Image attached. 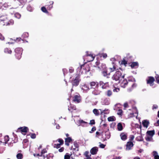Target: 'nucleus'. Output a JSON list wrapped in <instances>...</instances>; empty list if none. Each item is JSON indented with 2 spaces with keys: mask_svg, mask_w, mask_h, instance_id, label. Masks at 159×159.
Returning <instances> with one entry per match:
<instances>
[{
  "mask_svg": "<svg viewBox=\"0 0 159 159\" xmlns=\"http://www.w3.org/2000/svg\"><path fill=\"white\" fill-rule=\"evenodd\" d=\"M58 141L60 143V144H61V145H62L63 143V140L61 139H59L58 140Z\"/></svg>",
  "mask_w": 159,
  "mask_h": 159,
  "instance_id": "nucleus-48",
  "label": "nucleus"
},
{
  "mask_svg": "<svg viewBox=\"0 0 159 159\" xmlns=\"http://www.w3.org/2000/svg\"><path fill=\"white\" fill-rule=\"evenodd\" d=\"M79 123L80 124L79 125H81L83 126H86L87 125V123L82 120H80L78 121Z\"/></svg>",
  "mask_w": 159,
  "mask_h": 159,
  "instance_id": "nucleus-12",
  "label": "nucleus"
},
{
  "mask_svg": "<svg viewBox=\"0 0 159 159\" xmlns=\"http://www.w3.org/2000/svg\"><path fill=\"white\" fill-rule=\"evenodd\" d=\"M31 7L30 6H28L27 7V9L28 10L30 11H32V9L30 8Z\"/></svg>",
  "mask_w": 159,
  "mask_h": 159,
  "instance_id": "nucleus-58",
  "label": "nucleus"
},
{
  "mask_svg": "<svg viewBox=\"0 0 159 159\" xmlns=\"http://www.w3.org/2000/svg\"><path fill=\"white\" fill-rule=\"evenodd\" d=\"M135 110L136 111L134 113H131L130 114V115H131V117L134 116H136V118H137V117L138 116V112L136 110V108H135Z\"/></svg>",
  "mask_w": 159,
  "mask_h": 159,
  "instance_id": "nucleus-29",
  "label": "nucleus"
},
{
  "mask_svg": "<svg viewBox=\"0 0 159 159\" xmlns=\"http://www.w3.org/2000/svg\"><path fill=\"white\" fill-rule=\"evenodd\" d=\"M74 69L72 67H70L69 69V71L70 73H72L74 71Z\"/></svg>",
  "mask_w": 159,
  "mask_h": 159,
  "instance_id": "nucleus-54",
  "label": "nucleus"
},
{
  "mask_svg": "<svg viewBox=\"0 0 159 159\" xmlns=\"http://www.w3.org/2000/svg\"><path fill=\"white\" fill-rule=\"evenodd\" d=\"M16 157L18 159H22L23 158V155L21 153H19L17 154Z\"/></svg>",
  "mask_w": 159,
  "mask_h": 159,
  "instance_id": "nucleus-31",
  "label": "nucleus"
},
{
  "mask_svg": "<svg viewBox=\"0 0 159 159\" xmlns=\"http://www.w3.org/2000/svg\"><path fill=\"white\" fill-rule=\"evenodd\" d=\"M112 94V92L110 90H107L106 92V95L108 97L111 96Z\"/></svg>",
  "mask_w": 159,
  "mask_h": 159,
  "instance_id": "nucleus-35",
  "label": "nucleus"
},
{
  "mask_svg": "<svg viewBox=\"0 0 159 159\" xmlns=\"http://www.w3.org/2000/svg\"><path fill=\"white\" fill-rule=\"evenodd\" d=\"M4 52L6 53L9 54H11V50L8 48H6L5 49Z\"/></svg>",
  "mask_w": 159,
  "mask_h": 159,
  "instance_id": "nucleus-33",
  "label": "nucleus"
},
{
  "mask_svg": "<svg viewBox=\"0 0 159 159\" xmlns=\"http://www.w3.org/2000/svg\"><path fill=\"white\" fill-rule=\"evenodd\" d=\"M142 124L144 127L147 128L148 126L149 122L147 120H144L143 121Z\"/></svg>",
  "mask_w": 159,
  "mask_h": 159,
  "instance_id": "nucleus-15",
  "label": "nucleus"
},
{
  "mask_svg": "<svg viewBox=\"0 0 159 159\" xmlns=\"http://www.w3.org/2000/svg\"><path fill=\"white\" fill-rule=\"evenodd\" d=\"M72 141V139L70 137H68L65 139V144L69 146V143H70Z\"/></svg>",
  "mask_w": 159,
  "mask_h": 159,
  "instance_id": "nucleus-14",
  "label": "nucleus"
},
{
  "mask_svg": "<svg viewBox=\"0 0 159 159\" xmlns=\"http://www.w3.org/2000/svg\"><path fill=\"white\" fill-rule=\"evenodd\" d=\"M70 79H72V80H70V82L73 86H77L80 80V76L79 75L77 74H75L73 77H71Z\"/></svg>",
  "mask_w": 159,
  "mask_h": 159,
  "instance_id": "nucleus-3",
  "label": "nucleus"
},
{
  "mask_svg": "<svg viewBox=\"0 0 159 159\" xmlns=\"http://www.w3.org/2000/svg\"><path fill=\"white\" fill-rule=\"evenodd\" d=\"M81 89L84 91H87L89 90V87L86 84H84L82 86Z\"/></svg>",
  "mask_w": 159,
  "mask_h": 159,
  "instance_id": "nucleus-17",
  "label": "nucleus"
},
{
  "mask_svg": "<svg viewBox=\"0 0 159 159\" xmlns=\"http://www.w3.org/2000/svg\"><path fill=\"white\" fill-rule=\"evenodd\" d=\"M124 107L125 108H126L128 107V104L127 103H125L124 105Z\"/></svg>",
  "mask_w": 159,
  "mask_h": 159,
  "instance_id": "nucleus-63",
  "label": "nucleus"
},
{
  "mask_svg": "<svg viewBox=\"0 0 159 159\" xmlns=\"http://www.w3.org/2000/svg\"><path fill=\"white\" fill-rule=\"evenodd\" d=\"M95 122L94 120H91L90 121L89 124L90 125H93V124H95Z\"/></svg>",
  "mask_w": 159,
  "mask_h": 159,
  "instance_id": "nucleus-52",
  "label": "nucleus"
},
{
  "mask_svg": "<svg viewBox=\"0 0 159 159\" xmlns=\"http://www.w3.org/2000/svg\"><path fill=\"white\" fill-rule=\"evenodd\" d=\"M120 83L121 87L123 88H125L127 85L128 81L126 79H121L119 81L118 83Z\"/></svg>",
  "mask_w": 159,
  "mask_h": 159,
  "instance_id": "nucleus-5",
  "label": "nucleus"
},
{
  "mask_svg": "<svg viewBox=\"0 0 159 159\" xmlns=\"http://www.w3.org/2000/svg\"><path fill=\"white\" fill-rule=\"evenodd\" d=\"M71 154H70L68 153H66L64 156V159H70Z\"/></svg>",
  "mask_w": 159,
  "mask_h": 159,
  "instance_id": "nucleus-30",
  "label": "nucleus"
},
{
  "mask_svg": "<svg viewBox=\"0 0 159 159\" xmlns=\"http://www.w3.org/2000/svg\"><path fill=\"white\" fill-rule=\"evenodd\" d=\"M15 17L17 19H20L21 17V15L18 13H16L14 14Z\"/></svg>",
  "mask_w": 159,
  "mask_h": 159,
  "instance_id": "nucleus-34",
  "label": "nucleus"
},
{
  "mask_svg": "<svg viewBox=\"0 0 159 159\" xmlns=\"http://www.w3.org/2000/svg\"><path fill=\"white\" fill-rule=\"evenodd\" d=\"M100 57H103L104 58H106L107 57V55L106 53H102L100 54Z\"/></svg>",
  "mask_w": 159,
  "mask_h": 159,
  "instance_id": "nucleus-39",
  "label": "nucleus"
},
{
  "mask_svg": "<svg viewBox=\"0 0 159 159\" xmlns=\"http://www.w3.org/2000/svg\"><path fill=\"white\" fill-rule=\"evenodd\" d=\"M18 129L20 130L22 133H25V134H24L25 135V133L27 132V130H28V128L26 127L19 128Z\"/></svg>",
  "mask_w": 159,
  "mask_h": 159,
  "instance_id": "nucleus-11",
  "label": "nucleus"
},
{
  "mask_svg": "<svg viewBox=\"0 0 159 159\" xmlns=\"http://www.w3.org/2000/svg\"><path fill=\"white\" fill-rule=\"evenodd\" d=\"M110 69L111 70V72H113L114 71V70H115L116 67L114 66H113V67L112 68H110Z\"/></svg>",
  "mask_w": 159,
  "mask_h": 159,
  "instance_id": "nucleus-49",
  "label": "nucleus"
},
{
  "mask_svg": "<svg viewBox=\"0 0 159 159\" xmlns=\"http://www.w3.org/2000/svg\"><path fill=\"white\" fill-rule=\"evenodd\" d=\"M120 136L121 140L125 141L126 140L127 138V135L126 133H122L120 134Z\"/></svg>",
  "mask_w": 159,
  "mask_h": 159,
  "instance_id": "nucleus-10",
  "label": "nucleus"
},
{
  "mask_svg": "<svg viewBox=\"0 0 159 159\" xmlns=\"http://www.w3.org/2000/svg\"><path fill=\"white\" fill-rule=\"evenodd\" d=\"M147 84H149L151 86H152L153 84V82L155 79L153 77H149L147 80Z\"/></svg>",
  "mask_w": 159,
  "mask_h": 159,
  "instance_id": "nucleus-6",
  "label": "nucleus"
},
{
  "mask_svg": "<svg viewBox=\"0 0 159 159\" xmlns=\"http://www.w3.org/2000/svg\"><path fill=\"white\" fill-rule=\"evenodd\" d=\"M138 64L137 62H133L131 65V66L132 68H136L138 66Z\"/></svg>",
  "mask_w": 159,
  "mask_h": 159,
  "instance_id": "nucleus-22",
  "label": "nucleus"
},
{
  "mask_svg": "<svg viewBox=\"0 0 159 159\" xmlns=\"http://www.w3.org/2000/svg\"><path fill=\"white\" fill-rule=\"evenodd\" d=\"M113 159H121V157H115Z\"/></svg>",
  "mask_w": 159,
  "mask_h": 159,
  "instance_id": "nucleus-64",
  "label": "nucleus"
},
{
  "mask_svg": "<svg viewBox=\"0 0 159 159\" xmlns=\"http://www.w3.org/2000/svg\"><path fill=\"white\" fill-rule=\"evenodd\" d=\"M63 71L64 75H65V74L66 73L67 70L65 69H63Z\"/></svg>",
  "mask_w": 159,
  "mask_h": 159,
  "instance_id": "nucleus-60",
  "label": "nucleus"
},
{
  "mask_svg": "<svg viewBox=\"0 0 159 159\" xmlns=\"http://www.w3.org/2000/svg\"><path fill=\"white\" fill-rule=\"evenodd\" d=\"M98 67L100 69L104 70L106 68V66L105 64L101 63L100 66Z\"/></svg>",
  "mask_w": 159,
  "mask_h": 159,
  "instance_id": "nucleus-25",
  "label": "nucleus"
},
{
  "mask_svg": "<svg viewBox=\"0 0 159 159\" xmlns=\"http://www.w3.org/2000/svg\"><path fill=\"white\" fill-rule=\"evenodd\" d=\"M3 25H13L14 24V21L11 20L9 21H8L7 16H2L0 17V23Z\"/></svg>",
  "mask_w": 159,
  "mask_h": 159,
  "instance_id": "nucleus-2",
  "label": "nucleus"
},
{
  "mask_svg": "<svg viewBox=\"0 0 159 159\" xmlns=\"http://www.w3.org/2000/svg\"><path fill=\"white\" fill-rule=\"evenodd\" d=\"M120 91V89L118 88H116L113 89V91L114 92H118Z\"/></svg>",
  "mask_w": 159,
  "mask_h": 159,
  "instance_id": "nucleus-46",
  "label": "nucleus"
},
{
  "mask_svg": "<svg viewBox=\"0 0 159 159\" xmlns=\"http://www.w3.org/2000/svg\"><path fill=\"white\" fill-rule=\"evenodd\" d=\"M26 2V0H17L16 2L17 3L19 2L20 4H23Z\"/></svg>",
  "mask_w": 159,
  "mask_h": 159,
  "instance_id": "nucleus-36",
  "label": "nucleus"
},
{
  "mask_svg": "<svg viewBox=\"0 0 159 159\" xmlns=\"http://www.w3.org/2000/svg\"><path fill=\"white\" fill-rule=\"evenodd\" d=\"M46 149H43L42 151L41 152L42 154H41V156L42 157H43V158L42 157L40 159H48V157L47 156L45 157L44 156H42V155L44 153H46Z\"/></svg>",
  "mask_w": 159,
  "mask_h": 159,
  "instance_id": "nucleus-21",
  "label": "nucleus"
},
{
  "mask_svg": "<svg viewBox=\"0 0 159 159\" xmlns=\"http://www.w3.org/2000/svg\"><path fill=\"white\" fill-rule=\"evenodd\" d=\"M96 128L95 127H93L92 128V129H91L92 132L90 131V132L92 133V132H93V131H95L96 130Z\"/></svg>",
  "mask_w": 159,
  "mask_h": 159,
  "instance_id": "nucleus-59",
  "label": "nucleus"
},
{
  "mask_svg": "<svg viewBox=\"0 0 159 159\" xmlns=\"http://www.w3.org/2000/svg\"><path fill=\"white\" fill-rule=\"evenodd\" d=\"M96 84V83L95 82H91L90 83V85L91 87L94 86Z\"/></svg>",
  "mask_w": 159,
  "mask_h": 159,
  "instance_id": "nucleus-43",
  "label": "nucleus"
},
{
  "mask_svg": "<svg viewBox=\"0 0 159 159\" xmlns=\"http://www.w3.org/2000/svg\"><path fill=\"white\" fill-rule=\"evenodd\" d=\"M155 131L154 130L152 131H148L147 132V134L150 136L152 137L153 136L154 134Z\"/></svg>",
  "mask_w": 159,
  "mask_h": 159,
  "instance_id": "nucleus-18",
  "label": "nucleus"
},
{
  "mask_svg": "<svg viewBox=\"0 0 159 159\" xmlns=\"http://www.w3.org/2000/svg\"><path fill=\"white\" fill-rule=\"evenodd\" d=\"M102 74L103 75V76H107V73L105 71H103L102 72Z\"/></svg>",
  "mask_w": 159,
  "mask_h": 159,
  "instance_id": "nucleus-57",
  "label": "nucleus"
},
{
  "mask_svg": "<svg viewBox=\"0 0 159 159\" xmlns=\"http://www.w3.org/2000/svg\"><path fill=\"white\" fill-rule=\"evenodd\" d=\"M136 86V84L133 83V84H132L131 87V88H129L128 89V91L129 92L133 90V89Z\"/></svg>",
  "mask_w": 159,
  "mask_h": 159,
  "instance_id": "nucleus-28",
  "label": "nucleus"
},
{
  "mask_svg": "<svg viewBox=\"0 0 159 159\" xmlns=\"http://www.w3.org/2000/svg\"><path fill=\"white\" fill-rule=\"evenodd\" d=\"M153 156L154 157L155 159H159V156L158 153L156 151H154L152 152Z\"/></svg>",
  "mask_w": 159,
  "mask_h": 159,
  "instance_id": "nucleus-19",
  "label": "nucleus"
},
{
  "mask_svg": "<svg viewBox=\"0 0 159 159\" xmlns=\"http://www.w3.org/2000/svg\"><path fill=\"white\" fill-rule=\"evenodd\" d=\"M31 137L32 139H34L36 138V135L34 134H31Z\"/></svg>",
  "mask_w": 159,
  "mask_h": 159,
  "instance_id": "nucleus-55",
  "label": "nucleus"
},
{
  "mask_svg": "<svg viewBox=\"0 0 159 159\" xmlns=\"http://www.w3.org/2000/svg\"><path fill=\"white\" fill-rule=\"evenodd\" d=\"M116 120L115 117L114 116H111L108 117V120L109 121H113Z\"/></svg>",
  "mask_w": 159,
  "mask_h": 159,
  "instance_id": "nucleus-26",
  "label": "nucleus"
},
{
  "mask_svg": "<svg viewBox=\"0 0 159 159\" xmlns=\"http://www.w3.org/2000/svg\"><path fill=\"white\" fill-rule=\"evenodd\" d=\"M117 129L119 131H121L123 127L121 123H118L117 125Z\"/></svg>",
  "mask_w": 159,
  "mask_h": 159,
  "instance_id": "nucleus-27",
  "label": "nucleus"
},
{
  "mask_svg": "<svg viewBox=\"0 0 159 159\" xmlns=\"http://www.w3.org/2000/svg\"><path fill=\"white\" fill-rule=\"evenodd\" d=\"M134 144L131 142H128L127 143L126 145V150H129L131 149V148L133 147Z\"/></svg>",
  "mask_w": 159,
  "mask_h": 159,
  "instance_id": "nucleus-9",
  "label": "nucleus"
},
{
  "mask_svg": "<svg viewBox=\"0 0 159 159\" xmlns=\"http://www.w3.org/2000/svg\"><path fill=\"white\" fill-rule=\"evenodd\" d=\"M106 138L108 139L110 137V134L108 132H106Z\"/></svg>",
  "mask_w": 159,
  "mask_h": 159,
  "instance_id": "nucleus-44",
  "label": "nucleus"
},
{
  "mask_svg": "<svg viewBox=\"0 0 159 159\" xmlns=\"http://www.w3.org/2000/svg\"><path fill=\"white\" fill-rule=\"evenodd\" d=\"M101 91L98 89H95L92 92V93L94 95H98L100 94Z\"/></svg>",
  "mask_w": 159,
  "mask_h": 159,
  "instance_id": "nucleus-20",
  "label": "nucleus"
},
{
  "mask_svg": "<svg viewBox=\"0 0 159 159\" xmlns=\"http://www.w3.org/2000/svg\"><path fill=\"white\" fill-rule=\"evenodd\" d=\"M129 138H130V140L132 141L134 139V136L133 135H131L130 136Z\"/></svg>",
  "mask_w": 159,
  "mask_h": 159,
  "instance_id": "nucleus-51",
  "label": "nucleus"
},
{
  "mask_svg": "<svg viewBox=\"0 0 159 159\" xmlns=\"http://www.w3.org/2000/svg\"><path fill=\"white\" fill-rule=\"evenodd\" d=\"M155 78L157 83H159V75H157L155 77Z\"/></svg>",
  "mask_w": 159,
  "mask_h": 159,
  "instance_id": "nucleus-50",
  "label": "nucleus"
},
{
  "mask_svg": "<svg viewBox=\"0 0 159 159\" xmlns=\"http://www.w3.org/2000/svg\"><path fill=\"white\" fill-rule=\"evenodd\" d=\"M85 73L89 72L90 70V68L88 65H87L85 66Z\"/></svg>",
  "mask_w": 159,
  "mask_h": 159,
  "instance_id": "nucleus-37",
  "label": "nucleus"
},
{
  "mask_svg": "<svg viewBox=\"0 0 159 159\" xmlns=\"http://www.w3.org/2000/svg\"><path fill=\"white\" fill-rule=\"evenodd\" d=\"M105 104L106 105H108L110 104V101L107 99H105Z\"/></svg>",
  "mask_w": 159,
  "mask_h": 159,
  "instance_id": "nucleus-47",
  "label": "nucleus"
},
{
  "mask_svg": "<svg viewBox=\"0 0 159 159\" xmlns=\"http://www.w3.org/2000/svg\"><path fill=\"white\" fill-rule=\"evenodd\" d=\"M64 150V148L62 147V148H61L60 149H59L58 150V151L59 152H63Z\"/></svg>",
  "mask_w": 159,
  "mask_h": 159,
  "instance_id": "nucleus-56",
  "label": "nucleus"
},
{
  "mask_svg": "<svg viewBox=\"0 0 159 159\" xmlns=\"http://www.w3.org/2000/svg\"><path fill=\"white\" fill-rule=\"evenodd\" d=\"M154 125L156 126H159V120L157 121V123Z\"/></svg>",
  "mask_w": 159,
  "mask_h": 159,
  "instance_id": "nucleus-61",
  "label": "nucleus"
},
{
  "mask_svg": "<svg viewBox=\"0 0 159 159\" xmlns=\"http://www.w3.org/2000/svg\"><path fill=\"white\" fill-rule=\"evenodd\" d=\"M86 56L87 59V61L88 62L93 61L95 57L94 55H93L91 53H89L88 52H86Z\"/></svg>",
  "mask_w": 159,
  "mask_h": 159,
  "instance_id": "nucleus-4",
  "label": "nucleus"
},
{
  "mask_svg": "<svg viewBox=\"0 0 159 159\" xmlns=\"http://www.w3.org/2000/svg\"><path fill=\"white\" fill-rule=\"evenodd\" d=\"M78 147V145L76 143H74L73 145L72 146V149L73 150H75L76 148Z\"/></svg>",
  "mask_w": 159,
  "mask_h": 159,
  "instance_id": "nucleus-24",
  "label": "nucleus"
},
{
  "mask_svg": "<svg viewBox=\"0 0 159 159\" xmlns=\"http://www.w3.org/2000/svg\"><path fill=\"white\" fill-rule=\"evenodd\" d=\"M93 112L96 116H98L99 115V112L98 110L97 109H94L93 110Z\"/></svg>",
  "mask_w": 159,
  "mask_h": 159,
  "instance_id": "nucleus-23",
  "label": "nucleus"
},
{
  "mask_svg": "<svg viewBox=\"0 0 159 159\" xmlns=\"http://www.w3.org/2000/svg\"><path fill=\"white\" fill-rule=\"evenodd\" d=\"M122 113V110L121 109H119L118 110V112H117V114L119 115H121Z\"/></svg>",
  "mask_w": 159,
  "mask_h": 159,
  "instance_id": "nucleus-45",
  "label": "nucleus"
},
{
  "mask_svg": "<svg viewBox=\"0 0 159 159\" xmlns=\"http://www.w3.org/2000/svg\"><path fill=\"white\" fill-rule=\"evenodd\" d=\"M4 39V37L2 36V34H0V39L1 40H3Z\"/></svg>",
  "mask_w": 159,
  "mask_h": 159,
  "instance_id": "nucleus-62",
  "label": "nucleus"
},
{
  "mask_svg": "<svg viewBox=\"0 0 159 159\" xmlns=\"http://www.w3.org/2000/svg\"><path fill=\"white\" fill-rule=\"evenodd\" d=\"M41 10L43 12H44L45 13H47L48 12L46 8L44 7H42L41 8Z\"/></svg>",
  "mask_w": 159,
  "mask_h": 159,
  "instance_id": "nucleus-40",
  "label": "nucleus"
},
{
  "mask_svg": "<svg viewBox=\"0 0 159 159\" xmlns=\"http://www.w3.org/2000/svg\"><path fill=\"white\" fill-rule=\"evenodd\" d=\"M5 141L4 143L6 144L7 142L9 140V138L8 136H6L4 138Z\"/></svg>",
  "mask_w": 159,
  "mask_h": 159,
  "instance_id": "nucleus-38",
  "label": "nucleus"
},
{
  "mask_svg": "<svg viewBox=\"0 0 159 159\" xmlns=\"http://www.w3.org/2000/svg\"><path fill=\"white\" fill-rule=\"evenodd\" d=\"M152 137L147 135L145 138L146 140L147 141H151L152 139Z\"/></svg>",
  "mask_w": 159,
  "mask_h": 159,
  "instance_id": "nucleus-32",
  "label": "nucleus"
},
{
  "mask_svg": "<svg viewBox=\"0 0 159 159\" xmlns=\"http://www.w3.org/2000/svg\"><path fill=\"white\" fill-rule=\"evenodd\" d=\"M9 6H10V4L9 5L8 4V3H5L3 4V6L5 7V8H7Z\"/></svg>",
  "mask_w": 159,
  "mask_h": 159,
  "instance_id": "nucleus-42",
  "label": "nucleus"
},
{
  "mask_svg": "<svg viewBox=\"0 0 159 159\" xmlns=\"http://www.w3.org/2000/svg\"><path fill=\"white\" fill-rule=\"evenodd\" d=\"M122 70H121L116 71L112 77L113 80V81L112 82V83L114 84L115 81H117V83L116 84H117L119 83V81L121 79H123L124 75H122Z\"/></svg>",
  "mask_w": 159,
  "mask_h": 159,
  "instance_id": "nucleus-1",
  "label": "nucleus"
},
{
  "mask_svg": "<svg viewBox=\"0 0 159 159\" xmlns=\"http://www.w3.org/2000/svg\"><path fill=\"white\" fill-rule=\"evenodd\" d=\"M61 144H57L55 145V147L57 148H58L60 147Z\"/></svg>",
  "mask_w": 159,
  "mask_h": 159,
  "instance_id": "nucleus-53",
  "label": "nucleus"
},
{
  "mask_svg": "<svg viewBox=\"0 0 159 159\" xmlns=\"http://www.w3.org/2000/svg\"><path fill=\"white\" fill-rule=\"evenodd\" d=\"M22 51V49L21 48H16L15 50V51L16 53H18V54L17 55H18L19 58L21 57V53Z\"/></svg>",
  "mask_w": 159,
  "mask_h": 159,
  "instance_id": "nucleus-16",
  "label": "nucleus"
},
{
  "mask_svg": "<svg viewBox=\"0 0 159 159\" xmlns=\"http://www.w3.org/2000/svg\"><path fill=\"white\" fill-rule=\"evenodd\" d=\"M98 151V148L97 147H94L90 150V152L92 155H95L97 153Z\"/></svg>",
  "mask_w": 159,
  "mask_h": 159,
  "instance_id": "nucleus-8",
  "label": "nucleus"
},
{
  "mask_svg": "<svg viewBox=\"0 0 159 159\" xmlns=\"http://www.w3.org/2000/svg\"><path fill=\"white\" fill-rule=\"evenodd\" d=\"M99 147L101 148H104L106 146V145L101 143L100 142L99 143Z\"/></svg>",
  "mask_w": 159,
  "mask_h": 159,
  "instance_id": "nucleus-41",
  "label": "nucleus"
},
{
  "mask_svg": "<svg viewBox=\"0 0 159 159\" xmlns=\"http://www.w3.org/2000/svg\"><path fill=\"white\" fill-rule=\"evenodd\" d=\"M73 100L76 103H79L80 102L81 99L80 96L79 94L75 95L74 96Z\"/></svg>",
  "mask_w": 159,
  "mask_h": 159,
  "instance_id": "nucleus-7",
  "label": "nucleus"
},
{
  "mask_svg": "<svg viewBox=\"0 0 159 159\" xmlns=\"http://www.w3.org/2000/svg\"><path fill=\"white\" fill-rule=\"evenodd\" d=\"M84 155L86 157V159H92L91 157V154L88 151H85L84 153Z\"/></svg>",
  "mask_w": 159,
  "mask_h": 159,
  "instance_id": "nucleus-13",
  "label": "nucleus"
}]
</instances>
